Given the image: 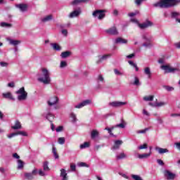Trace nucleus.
Wrapping results in <instances>:
<instances>
[{
  "label": "nucleus",
  "instance_id": "obj_64",
  "mask_svg": "<svg viewBox=\"0 0 180 180\" xmlns=\"http://www.w3.org/2000/svg\"><path fill=\"white\" fill-rule=\"evenodd\" d=\"M175 47H176V49H180V42H177L176 44H174Z\"/></svg>",
  "mask_w": 180,
  "mask_h": 180
},
{
  "label": "nucleus",
  "instance_id": "obj_31",
  "mask_svg": "<svg viewBox=\"0 0 180 180\" xmlns=\"http://www.w3.org/2000/svg\"><path fill=\"white\" fill-rule=\"evenodd\" d=\"M53 20V15H49L42 19V22H49V20Z\"/></svg>",
  "mask_w": 180,
  "mask_h": 180
},
{
  "label": "nucleus",
  "instance_id": "obj_5",
  "mask_svg": "<svg viewBox=\"0 0 180 180\" xmlns=\"http://www.w3.org/2000/svg\"><path fill=\"white\" fill-rule=\"evenodd\" d=\"M37 175V169L32 170L31 173L26 172L24 174V176L25 179H27V180L34 179V176H36Z\"/></svg>",
  "mask_w": 180,
  "mask_h": 180
},
{
  "label": "nucleus",
  "instance_id": "obj_50",
  "mask_svg": "<svg viewBox=\"0 0 180 180\" xmlns=\"http://www.w3.org/2000/svg\"><path fill=\"white\" fill-rule=\"evenodd\" d=\"M180 13L178 12H172V18H177V16H179Z\"/></svg>",
  "mask_w": 180,
  "mask_h": 180
},
{
  "label": "nucleus",
  "instance_id": "obj_46",
  "mask_svg": "<svg viewBox=\"0 0 180 180\" xmlns=\"http://www.w3.org/2000/svg\"><path fill=\"white\" fill-rule=\"evenodd\" d=\"M131 178H132L133 179H134V180H142V179H141V177L140 176H139V175L133 174V175L131 176Z\"/></svg>",
  "mask_w": 180,
  "mask_h": 180
},
{
  "label": "nucleus",
  "instance_id": "obj_58",
  "mask_svg": "<svg viewBox=\"0 0 180 180\" xmlns=\"http://www.w3.org/2000/svg\"><path fill=\"white\" fill-rule=\"evenodd\" d=\"M174 145L176 146V148H177V150L180 151V142H176L174 143Z\"/></svg>",
  "mask_w": 180,
  "mask_h": 180
},
{
  "label": "nucleus",
  "instance_id": "obj_44",
  "mask_svg": "<svg viewBox=\"0 0 180 180\" xmlns=\"http://www.w3.org/2000/svg\"><path fill=\"white\" fill-rule=\"evenodd\" d=\"M70 117H71V119H72L73 122H77V115H75V114L71 113L70 114Z\"/></svg>",
  "mask_w": 180,
  "mask_h": 180
},
{
  "label": "nucleus",
  "instance_id": "obj_6",
  "mask_svg": "<svg viewBox=\"0 0 180 180\" xmlns=\"http://www.w3.org/2000/svg\"><path fill=\"white\" fill-rule=\"evenodd\" d=\"M105 33L108 34H111L112 36H117L119 34V32L117 31V28L113 26L105 30Z\"/></svg>",
  "mask_w": 180,
  "mask_h": 180
},
{
  "label": "nucleus",
  "instance_id": "obj_22",
  "mask_svg": "<svg viewBox=\"0 0 180 180\" xmlns=\"http://www.w3.org/2000/svg\"><path fill=\"white\" fill-rule=\"evenodd\" d=\"M51 47L56 51H61V46L57 43L51 44Z\"/></svg>",
  "mask_w": 180,
  "mask_h": 180
},
{
  "label": "nucleus",
  "instance_id": "obj_2",
  "mask_svg": "<svg viewBox=\"0 0 180 180\" xmlns=\"http://www.w3.org/2000/svg\"><path fill=\"white\" fill-rule=\"evenodd\" d=\"M41 74H38V79L37 80L39 82H42V84H44L45 85H47L50 84L51 82V79H50V72L44 68L41 69Z\"/></svg>",
  "mask_w": 180,
  "mask_h": 180
},
{
  "label": "nucleus",
  "instance_id": "obj_34",
  "mask_svg": "<svg viewBox=\"0 0 180 180\" xmlns=\"http://www.w3.org/2000/svg\"><path fill=\"white\" fill-rule=\"evenodd\" d=\"M18 169H22V168H23V167H25V163L23 162V161H22V160H18Z\"/></svg>",
  "mask_w": 180,
  "mask_h": 180
},
{
  "label": "nucleus",
  "instance_id": "obj_32",
  "mask_svg": "<svg viewBox=\"0 0 180 180\" xmlns=\"http://www.w3.org/2000/svg\"><path fill=\"white\" fill-rule=\"evenodd\" d=\"M46 119L49 120L51 123H53V120H54V115L53 114L49 113L46 115Z\"/></svg>",
  "mask_w": 180,
  "mask_h": 180
},
{
  "label": "nucleus",
  "instance_id": "obj_3",
  "mask_svg": "<svg viewBox=\"0 0 180 180\" xmlns=\"http://www.w3.org/2000/svg\"><path fill=\"white\" fill-rule=\"evenodd\" d=\"M105 13H106V10H96L93 12L92 15L94 18H96L98 15V19L102 20L106 16Z\"/></svg>",
  "mask_w": 180,
  "mask_h": 180
},
{
  "label": "nucleus",
  "instance_id": "obj_23",
  "mask_svg": "<svg viewBox=\"0 0 180 180\" xmlns=\"http://www.w3.org/2000/svg\"><path fill=\"white\" fill-rule=\"evenodd\" d=\"M52 153L55 160H58L60 158V155H58V153H57V148H56L54 146L52 148Z\"/></svg>",
  "mask_w": 180,
  "mask_h": 180
},
{
  "label": "nucleus",
  "instance_id": "obj_55",
  "mask_svg": "<svg viewBox=\"0 0 180 180\" xmlns=\"http://www.w3.org/2000/svg\"><path fill=\"white\" fill-rule=\"evenodd\" d=\"M63 126H59L58 128H56L57 133H60V131H63Z\"/></svg>",
  "mask_w": 180,
  "mask_h": 180
},
{
  "label": "nucleus",
  "instance_id": "obj_41",
  "mask_svg": "<svg viewBox=\"0 0 180 180\" xmlns=\"http://www.w3.org/2000/svg\"><path fill=\"white\" fill-rule=\"evenodd\" d=\"M16 94H27V92L25 91V87H21L18 91H17Z\"/></svg>",
  "mask_w": 180,
  "mask_h": 180
},
{
  "label": "nucleus",
  "instance_id": "obj_20",
  "mask_svg": "<svg viewBox=\"0 0 180 180\" xmlns=\"http://www.w3.org/2000/svg\"><path fill=\"white\" fill-rule=\"evenodd\" d=\"M60 176L62 180H68V176H67V171L64 169H60Z\"/></svg>",
  "mask_w": 180,
  "mask_h": 180
},
{
  "label": "nucleus",
  "instance_id": "obj_28",
  "mask_svg": "<svg viewBox=\"0 0 180 180\" xmlns=\"http://www.w3.org/2000/svg\"><path fill=\"white\" fill-rule=\"evenodd\" d=\"M117 160H123L124 158H127V155L124 153H121L116 157Z\"/></svg>",
  "mask_w": 180,
  "mask_h": 180
},
{
  "label": "nucleus",
  "instance_id": "obj_49",
  "mask_svg": "<svg viewBox=\"0 0 180 180\" xmlns=\"http://www.w3.org/2000/svg\"><path fill=\"white\" fill-rule=\"evenodd\" d=\"M147 131H148V128H146L144 129L139 130L137 131V133L138 134H144V133H146Z\"/></svg>",
  "mask_w": 180,
  "mask_h": 180
},
{
  "label": "nucleus",
  "instance_id": "obj_53",
  "mask_svg": "<svg viewBox=\"0 0 180 180\" xmlns=\"http://www.w3.org/2000/svg\"><path fill=\"white\" fill-rule=\"evenodd\" d=\"M1 67H8V63L6 62H0Z\"/></svg>",
  "mask_w": 180,
  "mask_h": 180
},
{
  "label": "nucleus",
  "instance_id": "obj_57",
  "mask_svg": "<svg viewBox=\"0 0 180 180\" xmlns=\"http://www.w3.org/2000/svg\"><path fill=\"white\" fill-rule=\"evenodd\" d=\"M39 175H40V176H44V175H46V174H44V172H43V170L39 169Z\"/></svg>",
  "mask_w": 180,
  "mask_h": 180
},
{
  "label": "nucleus",
  "instance_id": "obj_1",
  "mask_svg": "<svg viewBox=\"0 0 180 180\" xmlns=\"http://www.w3.org/2000/svg\"><path fill=\"white\" fill-rule=\"evenodd\" d=\"M180 0H160L159 2L154 4V6L159 8H172L179 5Z\"/></svg>",
  "mask_w": 180,
  "mask_h": 180
},
{
  "label": "nucleus",
  "instance_id": "obj_38",
  "mask_svg": "<svg viewBox=\"0 0 180 180\" xmlns=\"http://www.w3.org/2000/svg\"><path fill=\"white\" fill-rule=\"evenodd\" d=\"M163 88L166 89V91H168L169 92H171V91H174L175 89L171 86H163Z\"/></svg>",
  "mask_w": 180,
  "mask_h": 180
},
{
  "label": "nucleus",
  "instance_id": "obj_12",
  "mask_svg": "<svg viewBox=\"0 0 180 180\" xmlns=\"http://www.w3.org/2000/svg\"><path fill=\"white\" fill-rule=\"evenodd\" d=\"M123 144V141L117 140L115 141L113 146L112 147V150H119L120 148V146Z\"/></svg>",
  "mask_w": 180,
  "mask_h": 180
},
{
  "label": "nucleus",
  "instance_id": "obj_56",
  "mask_svg": "<svg viewBox=\"0 0 180 180\" xmlns=\"http://www.w3.org/2000/svg\"><path fill=\"white\" fill-rule=\"evenodd\" d=\"M79 167H88V165H86V163H85V162H80V163H79Z\"/></svg>",
  "mask_w": 180,
  "mask_h": 180
},
{
  "label": "nucleus",
  "instance_id": "obj_21",
  "mask_svg": "<svg viewBox=\"0 0 180 180\" xmlns=\"http://www.w3.org/2000/svg\"><path fill=\"white\" fill-rule=\"evenodd\" d=\"M143 72H144V75H147L148 78L150 79L152 74H151V70L150 69V68L148 67L144 69Z\"/></svg>",
  "mask_w": 180,
  "mask_h": 180
},
{
  "label": "nucleus",
  "instance_id": "obj_11",
  "mask_svg": "<svg viewBox=\"0 0 180 180\" xmlns=\"http://www.w3.org/2000/svg\"><path fill=\"white\" fill-rule=\"evenodd\" d=\"M49 106H53L54 105H57L58 103V97L53 96L51 97L50 100L47 101Z\"/></svg>",
  "mask_w": 180,
  "mask_h": 180
},
{
  "label": "nucleus",
  "instance_id": "obj_52",
  "mask_svg": "<svg viewBox=\"0 0 180 180\" xmlns=\"http://www.w3.org/2000/svg\"><path fill=\"white\" fill-rule=\"evenodd\" d=\"M157 162H158V164L159 165H162V166H163L164 165V161H162V160H161V159H158L157 160Z\"/></svg>",
  "mask_w": 180,
  "mask_h": 180
},
{
  "label": "nucleus",
  "instance_id": "obj_45",
  "mask_svg": "<svg viewBox=\"0 0 180 180\" xmlns=\"http://www.w3.org/2000/svg\"><path fill=\"white\" fill-rule=\"evenodd\" d=\"M139 11H135L134 13H128V16H129V18H133V16H136V15H139Z\"/></svg>",
  "mask_w": 180,
  "mask_h": 180
},
{
  "label": "nucleus",
  "instance_id": "obj_37",
  "mask_svg": "<svg viewBox=\"0 0 180 180\" xmlns=\"http://www.w3.org/2000/svg\"><path fill=\"white\" fill-rule=\"evenodd\" d=\"M43 167H44V171L50 170V167H49V162H44Z\"/></svg>",
  "mask_w": 180,
  "mask_h": 180
},
{
  "label": "nucleus",
  "instance_id": "obj_4",
  "mask_svg": "<svg viewBox=\"0 0 180 180\" xmlns=\"http://www.w3.org/2000/svg\"><path fill=\"white\" fill-rule=\"evenodd\" d=\"M162 70H164L166 74H168L169 72H175V71H179V69L176 68H171V66L168 65H164L161 66Z\"/></svg>",
  "mask_w": 180,
  "mask_h": 180
},
{
  "label": "nucleus",
  "instance_id": "obj_63",
  "mask_svg": "<svg viewBox=\"0 0 180 180\" xmlns=\"http://www.w3.org/2000/svg\"><path fill=\"white\" fill-rule=\"evenodd\" d=\"M13 158H16V160H19V158H20V156H19V155H18V153H14L13 155Z\"/></svg>",
  "mask_w": 180,
  "mask_h": 180
},
{
  "label": "nucleus",
  "instance_id": "obj_8",
  "mask_svg": "<svg viewBox=\"0 0 180 180\" xmlns=\"http://www.w3.org/2000/svg\"><path fill=\"white\" fill-rule=\"evenodd\" d=\"M110 106H112V108H120V106H123L124 105H127V102L122 101H113L109 103Z\"/></svg>",
  "mask_w": 180,
  "mask_h": 180
},
{
  "label": "nucleus",
  "instance_id": "obj_39",
  "mask_svg": "<svg viewBox=\"0 0 180 180\" xmlns=\"http://www.w3.org/2000/svg\"><path fill=\"white\" fill-rule=\"evenodd\" d=\"M89 147V142H84L83 144L80 145V148H88Z\"/></svg>",
  "mask_w": 180,
  "mask_h": 180
},
{
  "label": "nucleus",
  "instance_id": "obj_30",
  "mask_svg": "<svg viewBox=\"0 0 180 180\" xmlns=\"http://www.w3.org/2000/svg\"><path fill=\"white\" fill-rule=\"evenodd\" d=\"M9 43H10V44H12L13 46H18V44H20V41L10 39Z\"/></svg>",
  "mask_w": 180,
  "mask_h": 180
},
{
  "label": "nucleus",
  "instance_id": "obj_13",
  "mask_svg": "<svg viewBox=\"0 0 180 180\" xmlns=\"http://www.w3.org/2000/svg\"><path fill=\"white\" fill-rule=\"evenodd\" d=\"M2 96H3V98H4V99H9L10 101H15V98H13V96L12 95V93H11V92L3 93Z\"/></svg>",
  "mask_w": 180,
  "mask_h": 180
},
{
  "label": "nucleus",
  "instance_id": "obj_16",
  "mask_svg": "<svg viewBox=\"0 0 180 180\" xmlns=\"http://www.w3.org/2000/svg\"><path fill=\"white\" fill-rule=\"evenodd\" d=\"M81 15V9L75 10L70 13L69 18H77V16H79Z\"/></svg>",
  "mask_w": 180,
  "mask_h": 180
},
{
  "label": "nucleus",
  "instance_id": "obj_33",
  "mask_svg": "<svg viewBox=\"0 0 180 180\" xmlns=\"http://www.w3.org/2000/svg\"><path fill=\"white\" fill-rule=\"evenodd\" d=\"M143 101H146L147 102H148V101L151 102V101H154V96H144Z\"/></svg>",
  "mask_w": 180,
  "mask_h": 180
},
{
  "label": "nucleus",
  "instance_id": "obj_42",
  "mask_svg": "<svg viewBox=\"0 0 180 180\" xmlns=\"http://www.w3.org/2000/svg\"><path fill=\"white\" fill-rule=\"evenodd\" d=\"M59 144H65V139L64 137H60L58 140Z\"/></svg>",
  "mask_w": 180,
  "mask_h": 180
},
{
  "label": "nucleus",
  "instance_id": "obj_47",
  "mask_svg": "<svg viewBox=\"0 0 180 180\" xmlns=\"http://www.w3.org/2000/svg\"><path fill=\"white\" fill-rule=\"evenodd\" d=\"M146 148H148L147 143H144L143 145H141L140 146H139V150H144Z\"/></svg>",
  "mask_w": 180,
  "mask_h": 180
},
{
  "label": "nucleus",
  "instance_id": "obj_43",
  "mask_svg": "<svg viewBox=\"0 0 180 180\" xmlns=\"http://www.w3.org/2000/svg\"><path fill=\"white\" fill-rule=\"evenodd\" d=\"M165 105H167V103L165 102L156 103V108H161V106H165Z\"/></svg>",
  "mask_w": 180,
  "mask_h": 180
},
{
  "label": "nucleus",
  "instance_id": "obj_51",
  "mask_svg": "<svg viewBox=\"0 0 180 180\" xmlns=\"http://www.w3.org/2000/svg\"><path fill=\"white\" fill-rule=\"evenodd\" d=\"M114 72L115 75H123V73L120 72L117 69H114Z\"/></svg>",
  "mask_w": 180,
  "mask_h": 180
},
{
  "label": "nucleus",
  "instance_id": "obj_40",
  "mask_svg": "<svg viewBox=\"0 0 180 180\" xmlns=\"http://www.w3.org/2000/svg\"><path fill=\"white\" fill-rule=\"evenodd\" d=\"M17 136H27V133L23 131H18L16 132Z\"/></svg>",
  "mask_w": 180,
  "mask_h": 180
},
{
  "label": "nucleus",
  "instance_id": "obj_60",
  "mask_svg": "<svg viewBox=\"0 0 180 180\" xmlns=\"http://www.w3.org/2000/svg\"><path fill=\"white\" fill-rule=\"evenodd\" d=\"M136 56V53H131V54H129L128 56H127V58H133V57H135Z\"/></svg>",
  "mask_w": 180,
  "mask_h": 180
},
{
  "label": "nucleus",
  "instance_id": "obj_59",
  "mask_svg": "<svg viewBox=\"0 0 180 180\" xmlns=\"http://www.w3.org/2000/svg\"><path fill=\"white\" fill-rule=\"evenodd\" d=\"M172 117H180V113H172L171 114Z\"/></svg>",
  "mask_w": 180,
  "mask_h": 180
},
{
  "label": "nucleus",
  "instance_id": "obj_24",
  "mask_svg": "<svg viewBox=\"0 0 180 180\" xmlns=\"http://www.w3.org/2000/svg\"><path fill=\"white\" fill-rule=\"evenodd\" d=\"M27 98V93L20 94V95L18 96V101H26Z\"/></svg>",
  "mask_w": 180,
  "mask_h": 180
},
{
  "label": "nucleus",
  "instance_id": "obj_17",
  "mask_svg": "<svg viewBox=\"0 0 180 180\" xmlns=\"http://www.w3.org/2000/svg\"><path fill=\"white\" fill-rule=\"evenodd\" d=\"M128 41L127 39H124L122 37H118L115 39L116 44H127Z\"/></svg>",
  "mask_w": 180,
  "mask_h": 180
},
{
  "label": "nucleus",
  "instance_id": "obj_29",
  "mask_svg": "<svg viewBox=\"0 0 180 180\" xmlns=\"http://www.w3.org/2000/svg\"><path fill=\"white\" fill-rule=\"evenodd\" d=\"M158 151L159 154H165V153H169V150L167 148H158Z\"/></svg>",
  "mask_w": 180,
  "mask_h": 180
},
{
  "label": "nucleus",
  "instance_id": "obj_19",
  "mask_svg": "<svg viewBox=\"0 0 180 180\" xmlns=\"http://www.w3.org/2000/svg\"><path fill=\"white\" fill-rule=\"evenodd\" d=\"M72 54V53L71 51H66L61 53L60 57L61 58H68V57H70Z\"/></svg>",
  "mask_w": 180,
  "mask_h": 180
},
{
  "label": "nucleus",
  "instance_id": "obj_15",
  "mask_svg": "<svg viewBox=\"0 0 180 180\" xmlns=\"http://www.w3.org/2000/svg\"><path fill=\"white\" fill-rule=\"evenodd\" d=\"M151 155V147H150V150L148 153L139 154L138 158L139 160H144L146 158H148Z\"/></svg>",
  "mask_w": 180,
  "mask_h": 180
},
{
  "label": "nucleus",
  "instance_id": "obj_35",
  "mask_svg": "<svg viewBox=\"0 0 180 180\" xmlns=\"http://www.w3.org/2000/svg\"><path fill=\"white\" fill-rule=\"evenodd\" d=\"M0 26H1V27H12V24L3 22H1Z\"/></svg>",
  "mask_w": 180,
  "mask_h": 180
},
{
  "label": "nucleus",
  "instance_id": "obj_54",
  "mask_svg": "<svg viewBox=\"0 0 180 180\" xmlns=\"http://www.w3.org/2000/svg\"><path fill=\"white\" fill-rule=\"evenodd\" d=\"M70 169L71 171H75L77 169V166L75 165H70Z\"/></svg>",
  "mask_w": 180,
  "mask_h": 180
},
{
  "label": "nucleus",
  "instance_id": "obj_62",
  "mask_svg": "<svg viewBox=\"0 0 180 180\" xmlns=\"http://www.w3.org/2000/svg\"><path fill=\"white\" fill-rule=\"evenodd\" d=\"M14 136H17L16 132L11 134L10 135L8 136V138L12 139V137H14Z\"/></svg>",
  "mask_w": 180,
  "mask_h": 180
},
{
  "label": "nucleus",
  "instance_id": "obj_7",
  "mask_svg": "<svg viewBox=\"0 0 180 180\" xmlns=\"http://www.w3.org/2000/svg\"><path fill=\"white\" fill-rule=\"evenodd\" d=\"M92 101L91 100H85L82 103H79L78 105H75V108L76 109H81V108H84V106H88V105H91Z\"/></svg>",
  "mask_w": 180,
  "mask_h": 180
},
{
  "label": "nucleus",
  "instance_id": "obj_10",
  "mask_svg": "<svg viewBox=\"0 0 180 180\" xmlns=\"http://www.w3.org/2000/svg\"><path fill=\"white\" fill-rule=\"evenodd\" d=\"M15 8H18L20 12H27V8H29V6L26 4H19L15 5Z\"/></svg>",
  "mask_w": 180,
  "mask_h": 180
},
{
  "label": "nucleus",
  "instance_id": "obj_27",
  "mask_svg": "<svg viewBox=\"0 0 180 180\" xmlns=\"http://www.w3.org/2000/svg\"><path fill=\"white\" fill-rule=\"evenodd\" d=\"M99 136V132L96 129H94L91 131V139H96V137H98Z\"/></svg>",
  "mask_w": 180,
  "mask_h": 180
},
{
  "label": "nucleus",
  "instance_id": "obj_48",
  "mask_svg": "<svg viewBox=\"0 0 180 180\" xmlns=\"http://www.w3.org/2000/svg\"><path fill=\"white\" fill-rule=\"evenodd\" d=\"M66 66H67V62H65V61H64V60H62V61L60 62V68H65Z\"/></svg>",
  "mask_w": 180,
  "mask_h": 180
},
{
  "label": "nucleus",
  "instance_id": "obj_26",
  "mask_svg": "<svg viewBox=\"0 0 180 180\" xmlns=\"http://www.w3.org/2000/svg\"><path fill=\"white\" fill-rule=\"evenodd\" d=\"M109 57H110V55H109V54L104 55V56L100 57L99 60L96 62L97 64H99V63H102V61H103L105 60H108V58H109Z\"/></svg>",
  "mask_w": 180,
  "mask_h": 180
},
{
  "label": "nucleus",
  "instance_id": "obj_18",
  "mask_svg": "<svg viewBox=\"0 0 180 180\" xmlns=\"http://www.w3.org/2000/svg\"><path fill=\"white\" fill-rule=\"evenodd\" d=\"M89 0H74L72 1L71 5H79V4H88Z\"/></svg>",
  "mask_w": 180,
  "mask_h": 180
},
{
  "label": "nucleus",
  "instance_id": "obj_25",
  "mask_svg": "<svg viewBox=\"0 0 180 180\" xmlns=\"http://www.w3.org/2000/svg\"><path fill=\"white\" fill-rule=\"evenodd\" d=\"M11 129H13V130H18L19 129H22V124H20V122L16 121L15 123V125L11 127Z\"/></svg>",
  "mask_w": 180,
  "mask_h": 180
},
{
  "label": "nucleus",
  "instance_id": "obj_9",
  "mask_svg": "<svg viewBox=\"0 0 180 180\" xmlns=\"http://www.w3.org/2000/svg\"><path fill=\"white\" fill-rule=\"evenodd\" d=\"M165 176L167 178V180H174L175 176H176V174L171 172L169 170H166L165 172Z\"/></svg>",
  "mask_w": 180,
  "mask_h": 180
},
{
  "label": "nucleus",
  "instance_id": "obj_14",
  "mask_svg": "<svg viewBox=\"0 0 180 180\" xmlns=\"http://www.w3.org/2000/svg\"><path fill=\"white\" fill-rule=\"evenodd\" d=\"M153 25V22L150 21H146L142 24H139L140 29H147V27H150V26Z\"/></svg>",
  "mask_w": 180,
  "mask_h": 180
},
{
  "label": "nucleus",
  "instance_id": "obj_61",
  "mask_svg": "<svg viewBox=\"0 0 180 180\" xmlns=\"http://www.w3.org/2000/svg\"><path fill=\"white\" fill-rule=\"evenodd\" d=\"M8 86L10 88H14L15 87V83L14 82H10L8 84Z\"/></svg>",
  "mask_w": 180,
  "mask_h": 180
},
{
  "label": "nucleus",
  "instance_id": "obj_36",
  "mask_svg": "<svg viewBox=\"0 0 180 180\" xmlns=\"http://www.w3.org/2000/svg\"><path fill=\"white\" fill-rule=\"evenodd\" d=\"M133 85H135L136 86H140V79H139V77H135Z\"/></svg>",
  "mask_w": 180,
  "mask_h": 180
}]
</instances>
